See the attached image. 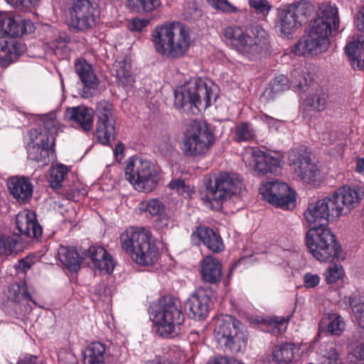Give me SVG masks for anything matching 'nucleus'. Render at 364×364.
Wrapping results in <instances>:
<instances>
[{
  "label": "nucleus",
  "mask_w": 364,
  "mask_h": 364,
  "mask_svg": "<svg viewBox=\"0 0 364 364\" xmlns=\"http://www.w3.org/2000/svg\"><path fill=\"white\" fill-rule=\"evenodd\" d=\"M18 364H43L41 359L36 356L27 355L21 359Z\"/></svg>",
  "instance_id": "nucleus-60"
},
{
  "label": "nucleus",
  "mask_w": 364,
  "mask_h": 364,
  "mask_svg": "<svg viewBox=\"0 0 364 364\" xmlns=\"http://www.w3.org/2000/svg\"><path fill=\"white\" fill-rule=\"evenodd\" d=\"M356 27L359 31H364V6L360 8L358 13Z\"/></svg>",
  "instance_id": "nucleus-61"
},
{
  "label": "nucleus",
  "mask_w": 364,
  "mask_h": 364,
  "mask_svg": "<svg viewBox=\"0 0 364 364\" xmlns=\"http://www.w3.org/2000/svg\"><path fill=\"white\" fill-rule=\"evenodd\" d=\"M250 163L254 166L255 171L261 174L276 173L281 167V160L257 149L250 150Z\"/></svg>",
  "instance_id": "nucleus-22"
},
{
  "label": "nucleus",
  "mask_w": 364,
  "mask_h": 364,
  "mask_svg": "<svg viewBox=\"0 0 364 364\" xmlns=\"http://www.w3.org/2000/svg\"><path fill=\"white\" fill-rule=\"evenodd\" d=\"M60 261L72 272H77L80 267L81 257L73 248L60 246L58 249Z\"/></svg>",
  "instance_id": "nucleus-33"
},
{
  "label": "nucleus",
  "mask_w": 364,
  "mask_h": 364,
  "mask_svg": "<svg viewBox=\"0 0 364 364\" xmlns=\"http://www.w3.org/2000/svg\"><path fill=\"white\" fill-rule=\"evenodd\" d=\"M320 277L317 274L307 273L304 277V284L307 288H314L318 284Z\"/></svg>",
  "instance_id": "nucleus-58"
},
{
  "label": "nucleus",
  "mask_w": 364,
  "mask_h": 364,
  "mask_svg": "<svg viewBox=\"0 0 364 364\" xmlns=\"http://www.w3.org/2000/svg\"><path fill=\"white\" fill-rule=\"evenodd\" d=\"M124 150V146L123 144L119 142L114 149V154L116 155V157L118 158L120 156V159H122Z\"/></svg>",
  "instance_id": "nucleus-64"
},
{
  "label": "nucleus",
  "mask_w": 364,
  "mask_h": 364,
  "mask_svg": "<svg viewBox=\"0 0 364 364\" xmlns=\"http://www.w3.org/2000/svg\"><path fill=\"white\" fill-rule=\"evenodd\" d=\"M34 30L33 23L28 19L0 13V33L11 37H21L33 33Z\"/></svg>",
  "instance_id": "nucleus-18"
},
{
  "label": "nucleus",
  "mask_w": 364,
  "mask_h": 364,
  "mask_svg": "<svg viewBox=\"0 0 364 364\" xmlns=\"http://www.w3.org/2000/svg\"><path fill=\"white\" fill-rule=\"evenodd\" d=\"M140 209L144 213H149L153 218H156L166 210L164 204L156 198L141 202Z\"/></svg>",
  "instance_id": "nucleus-44"
},
{
  "label": "nucleus",
  "mask_w": 364,
  "mask_h": 364,
  "mask_svg": "<svg viewBox=\"0 0 364 364\" xmlns=\"http://www.w3.org/2000/svg\"><path fill=\"white\" fill-rule=\"evenodd\" d=\"M185 306L190 318L195 320L204 318L212 307L210 296L206 291H198L187 299Z\"/></svg>",
  "instance_id": "nucleus-20"
},
{
  "label": "nucleus",
  "mask_w": 364,
  "mask_h": 364,
  "mask_svg": "<svg viewBox=\"0 0 364 364\" xmlns=\"http://www.w3.org/2000/svg\"><path fill=\"white\" fill-rule=\"evenodd\" d=\"M323 323H326L327 333L332 336H340L346 327L343 317L338 314H329L326 321L323 318L321 324Z\"/></svg>",
  "instance_id": "nucleus-40"
},
{
  "label": "nucleus",
  "mask_w": 364,
  "mask_h": 364,
  "mask_svg": "<svg viewBox=\"0 0 364 364\" xmlns=\"http://www.w3.org/2000/svg\"><path fill=\"white\" fill-rule=\"evenodd\" d=\"M36 140L31 139L28 144V158L31 161L46 164L49 161L50 154L53 155L55 150V139L45 135L36 136Z\"/></svg>",
  "instance_id": "nucleus-19"
},
{
  "label": "nucleus",
  "mask_w": 364,
  "mask_h": 364,
  "mask_svg": "<svg viewBox=\"0 0 364 364\" xmlns=\"http://www.w3.org/2000/svg\"><path fill=\"white\" fill-rule=\"evenodd\" d=\"M311 81V77L310 74L300 69H295L291 73L290 83L294 89L305 91L309 86Z\"/></svg>",
  "instance_id": "nucleus-43"
},
{
  "label": "nucleus",
  "mask_w": 364,
  "mask_h": 364,
  "mask_svg": "<svg viewBox=\"0 0 364 364\" xmlns=\"http://www.w3.org/2000/svg\"><path fill=\"white\" fill-rule=\"evenodd\" d=\"M192 236L198 238L210 251L219 253L224 250V245L220 235L213 229L200 226L193 231Z\"/></svg>",
  "instance_id": "nucleus-28"
},
{
  "label": "nucleus",
  "mask_w": 364,
  "mask_h": 364,
  "mask_svg": "<svg viewBox=\"0 0 364 364\" xmlns=\"http://www.w3.org/2000/svg\"><path fill=\"white\" fill-rule=\"evenodd\" d=\"M68 168L62 164L50 169L48 182L53 188L61 187L62 183L68 173Z\"/></svg>",
  "instance_id": "nucleus-45"
},
{
  "label": "nucleus",
  "mask_w": 364,
  "mask_h": 364,
  "mask_svg": "<svg viewBox=\"0 0 364 364\" xmlns=\"http://www.w3.org/2000/svg\"><path fill=\"white\" fill-rule=\"evenodd\" d=\"M58 131V122L53 117L46 118L43 121V130L38 135H45L46 136H52L55 139V136Z\"/></svg>",
  "instance_id": "nucleus-47"
},
{
  "label": "nucleus",
  "mask_w": 364,
  "mask_h": 364,
  "mask_svg": "<svg viewBox=\"0 0 364 364\" xmlns=\"http://www.w3.org/2000/svg\"><path fill=\"white\" fill-rule=\"evenodd\" d=\"M272 88L274 92H279L289 88V80L283 75L276 77L272 82Z\"/></svg>",
  "instance_id": "nucleus-55"
},
{
  "label": "nucleus",
  "mask_w": 364,
  "mask_h": 364,
  "mask_svg": "<svg viewBox=\"0 0 364 364\" xmlns=\"http://www.w3.org/2000/svg\"><path fill=\"white\" fill-rule=\"evenodd\" d=\"M16 229L18 234L31 238H38L42 235L41 226L38 224L33 212L24 210L16 217Z\"/></svg>",
  "instance_id": "nucleus-26"
},
{
  "label": "nucleus",
  "mask_w": 364,
  "mask_h": 364,
  "mask_svg": "<svg viewBox=\"0 0 364 364\" xmlns=\"http://www.w3.org/2000/svg\"><path fill=\"white\" fill-rule=\"evenodd\" d=\"M241 326L240 321L231 316L226 315L218 318L214 336L225 350L238 353L245 349L247 335L240 328Z\"/></svg>",
  "instance_id": "nucleus-7"
},
{
  "label": "nucleus",
  "mask_w": 364,
  "mask_h": 364,
  "mask_svg": "<svg viewBox=\"0 0 364 364\" xmlns=\"http://www.w3.org/2000/svg\"><path fill=\"white\" fill-rule=\"evenodd\" d=\"M122 248L139 265L149 266L158 259V248L151 231L144 227H131L120 235Z\"/></svg>",
  "instance_id": "nucleus-2"
},
{
  "label": "nucleus",
  "mask_w": 364,
  "mask_h": 364,
  "mask_svg": "<svg viewBox=\"0 0 364 364\" xmlns=\"http://www.w3.org/2000/svg\"><path fill=\"white\" fill-rule=\"evenodd\" d=\"M321 352L323 357L327 358L335 364L341 363L338 353L336 349V345L333 343L324 344L321 348Z\"/></svg>",
  "instance_id": "nucleus-49"
},
{
  "label": "nucleus",
  "mask_w": 364,
  "mask_h": 364,
  "mask_svg": "<svg viewBox=\"0 0 364 364\" xmlns=\"http://www.w3.org/2000/svg\"><path fill=\"white\" fill-rule=\"evenodd\" d=\"M124 178L136 190L146 193L155 189L159 181L158 172L152 164L138 157L129 158L126 161Z\"/></svg>",
  "instance_id": "nucleus-8"
},
{
  "label": "nucleus",
  "mask_w": 364,
  "mask_h": 364,
  "mask_svg": "<svg viewBox=\"0 0 364 364\" xmlns=\"http://www.w3.org/2000/svg\"><path fill=\"white\" fill-rule=\"evenodd\" d=\"M85 256L90 259L95 268L100 271L111 273L113 271V264L109 261L107 263H100V258L107 255V251L100 246H92L85 252Z\"/></svg>",
  "instance_id": "nucleus-32"
},
{
  "label": "nucleus",
  "mask_w": 364,
  "mask_h": 364,
  "mask_svg": "<svg viewBox=\"0 0 364 364\" xmlns=\"http://www.w3.org/2000/svg\"><path fill=\"white\" fill-rule=\"evenodd\" d=\"M249 6L254 9L257 14L266 16L272 9V6L267 0H249Z\"/></svg>",
  "instance_id": "nucleus-52"
},
{
  "label": "nucleus",
  "mask_w": 364,
  "mask_h": 364,
  "mask_svg": "<svg viewBox=\"0 0 364 364\" xmlns=\"http://www.w3.org/2000/svg\"><path fill=\"white\" fill-rule=\"evenodd\" d=\"M355 171L357 173H363L364 171V158H358Z\"/></svg>",
  "instance_id": "nucleus-63"
},
{
  "label": "nucleus",
  "mask_w": 364,
  "mask_h": 364,
  "mask_svg": "<svg viewBox=\"0 0 364 364\" xmlns=\"http://www.w3.org/2000/svg\"><path fill=\"white\" fill-rule=\"evenodd\" d=\"M131 64L124 57H119L113 63V70L119 82L123 86H131L134 77L131 71Z\"/></svg>",
  "instance_id": "nucleus-31"
},
{
  "label": "nucleus",
  "mask_w": 364,
  "mask_h": 364,
  "mask_svg": "<svg viewBox=\"0 0 364 364\" xmlns=\"http://www.w3.org/2000/svg\"><path fill=\"white\" fill-rule=\"evenodd\" d=\"M17 244V240L11 236L0 235V255L11 254Z\"/></svg>",
  "instance_id": "nucleus-48"
},
{
  "label": "nucleus",
  "mask_w": 364,
  "mask_h": 364,
  "mask_svg": "<svg viewBox=\"0 0 364 364\" xmlns=\"http://www.w3.org/2000/svg\"><path fill=\"white\" fill-rule=\"evenodd\" d=\"M313 11V6L308 1L303 0L289 5L279 12L276 24L277 32L283 36L291 34L307 21Z\"/></svg>",
  "instance_id": "nucleus-11"
},
{
  "label": "nucleus",
  "mask_w": 364,
  "mask_h": 364,
  "mask_svg": "<svg viewBox=\"0 0 364 364\" xmlns=\"http://www.w3.org/2000/svg\"><path fill=\"white\" fill-rule=\"evenodd\" d=\"M296 350L292 343L278 345L272 352V360L277 364H289L294 359Z\"/></svg>",
  "instance_id": "nucleus-34"
},
{
  "label": "nucleus",
  "mask_w": 364,
  "mask_h": 364,
  "mask_svg": "<svg viewBox=\"0 0 364 364\" xmlns=\"http://www.w3.org/2000/svg\"><path fill=\"white\" fill-rule=\"evenodd\" d=\"M8 307L12 309L16 314H21L28 309L29 302L32 300L24 283L12 284L8 291Z\"/></svg>",
  "instance_id": "nucleus-21"
},
{
  "label": "nucleus",
  "mask_w": 364,
  "mask_h": 364,
  "mask_svg": "<svg viewBox=\"0 0 364 364\" xmlns=\"http://www.w3.org/2000/svg\"><path fill=\"white\" fill-rule=\"evenodd\" d=\"M75 70L81 82L84 84L83 95L88 97L97 85V78L91 64L85 59H78L75 63Z\"/></svg>",
  "instance_id": "nucleus-27"
},
{
  "label": "nucleus",
  "mask_w": 364,
  "mask_h": 364,
  "mask_svg": "<svg viewBox=\"0 0 364 364\" xmlns=\"http://www.w3.org/2000/svg\"><path fill=\"white\" fill-rule=\"evenodd\" d=\"M215 141V136L209 124L200 120L192 122L183 141V151L187 156L207 154Z\"/></svg>",
  "instance_id": "nucleus-9"
},
{
  "label": "nucleus",
  "mask_w": 364,
  "mask_h": 364,
  "mask_svg": "<svg viewBox=\"0 0 364 364\" xmlns=\"http://www.w3.org/2000/svg\"><path fill=\"white\" fill-rule=\"evenodd\" d=\"M25 45L6 36L0 37V68H6L24 52Z\"/></svg>",
  "instance_id": "nucleus-23"
},
{
  "label": "nucleus",
  "mask_w": 364,
  "mask_h": 364,
  "mask_svg": "<svg viewBox=\"0 0 364 364\" xmlns=\"http://www.w3.org/2000/svg\"><path fill=\"white\" fill-rule=\"evenodd\" d=\"M156 51L167 58L184 56L191 44V37L183 25L169 24L156 27L151 34Z\"/></svg>",
  "instance_id": "nucleus-1"
},
{
  "label": "nucleus",
  "mask_w": 364,
  "mask_h": 364,
  "mask_svg": "<svg viewBox=\"0 0 364 364\" xmlns=\"http://www.w3.org/2000/svg\"><path fill=\"white\" fill-rule=\"evenodd\" d=\"M97 117L95 136L99 143L107 145L115 135L112 105L108 102H100L96 107Z\"/></svg>",
  "instance_id": "nucleus-15"
},
{
  "label": "nucleus",
  "mask_w": 364,
  "mask_h": 364,
  "mask_svg": "<svg viewBox=\"0 0 364 364\" xmlns=\"http://www.w3.org/2000/svg\"><path fill=\"white\" fill-rule=\"evenodd\" d=\"M338 28H333L329 22L316 18L306 36L301 38L294 46V53L297 55H316L326 52L330 45L329 36Z\"/></svg>",
  "instance_id": "nucleus-5"
},
{
  "label": "nucleus",
  "mask_w": 364,
  "mask_h": 364,
  "mask_svg": "<svg viewBox=\"0 0 364 364\" xmlns=\"http://www.w3.org/2000/svg\"><path fill=\"white\" fill-rule=\"evenodd\" d=\"M206 1L213 8L222 10L225 12H232L234 11L233 6L227 0H206Z\"/></svg>",
  "instance_id": "nucleus-56"
},
{
  "label": "nucleus",
  "mask_w": 364,
  "mask_h": 364,
  "mask_svg": "<svg viewBox=\"0 0 364 364\" xmlns=\"http://www.w3.org/2000/svg\"><path fill=\"white\" fill-rule=\"evenodd\" d=\"M332 201L336 216L346 215L357 208L364 196V188L358 186H343L332 195H329Z\"/></svg>",
  "instance_id": "nucleus-14"
},
{
  "label": "nucleus",
  "mask_w": 364,
  "mask_h": 364,
  "mask_svg": "<svg viewBox=\"0 0 364 364\" xmlns=\"http://www.w3.org/2000/svg\"><path fill=\"white\" fill-rule=\"evenodd\" d=\"M105 346L100 342L91 343L84 356V364H104Z\"/></svg>",
  "instance_id": "nucleus-37"
},
{
  "label": "nucleus",
  "mask_w": 364,
  "mask_h": 364,
  "mask_svg": "<svg viewBox=\"0 0 364 364\" xmlns=\"http://www.w3.org/2000/svg\"><path fill=\"white\" fill-rule=\"evenodd\" d=\"M105 346L100 342L91 343L84 356V364H104Z\"/></svg>",
  "instance_id": "nucleus-38"
},
{
  "label": "nucleus",
  "mask_w": 364,
  "mask_h": 364,
  "mask_svg": "<svg viewBox=\"0 0 364 364\" xmlns=\"http://www.w3.org/2000/svg\"><path fill=\"white\" fill-rule=\"evenodd\" d=\"M170 189L176 191L178 194L189 196L191 189L189 186L186 185L185 181L181 178H174L168 184Z\"/></svg>",
  "instance_id": "nucleus-53"
},
{
  "label": "nucleus",
  "mask_w": 364,
  "mask_h": 364,
  "mask_svg": "<svg viewBox=\"0 0 364 364\" xmlns=\"http://www.w3.org/2000/svg\"><path fill=\"white\" fill-rule=\"evenodd\" d=\"M327 100V93L322 88H318L315 92L308 95L304 101V105L311 110L322 112L326 107Z\"/></svg>",
  "instance_id": "nucleus-39"
},
{
  "label": "nucleus",
  "mask_w": 364,
  "mask_h": 364,
  "mask_svg": "<svg viewBox=\"0 0 364 364\" xmlns=\"http://www.w3.org/2000/svg\"><path fill=\"white\" fill-rule=\"evenodd\" d=\"M323 21L329 22L333 25V28H339V17L338 9L334 4L330 2H323L319 5L317 11V18Z\"/></svg>",
  "instance_id": "nucleus-36"
},
{
  "label": "nucleus",
  "mask_w": 364,
  "mask_h": 364,
  "mask_svg": "<svg viewBox=\"0 0 364 364\" xmlns=\"http://www.w3.org/2000/svg\"><path fill=\"white\" fill-rule=\"evenodd\" d=\"M149 19H140L135 18L128 23V28L132 31H141L149 23Z\"/></svg>",
  "instance_id": "nucleus-57"
},
{
  "label": "nucleus",
  "mask_w": 364,
  "mask_h": 364,
  "mask_svg": "<svg viewBox=\"0 0 364 364\" xmlns=\"http://www.w3.org/2000/svg\"><path fill=\"white\" fill-rule=\"evenodd\" d=\"M355 358L360 361H364V344L360 343L354 350Z\"/></svg>",
  "instance_id": "nucleus-62"
},
{
  "label": "nucleus",
  "mask_w": 364,
  "mask_h": 364,
  "mask_svg": "<svg viewBox=\"0 0 364 364\" xmlns=\"http://www.w3.org/2000/svg\"><path fill=\"white\" fill-rule=\"evenodd\" d=\"M330 215L336 216V211L329 196L309 204L304 213L310 228L328 226Z\"/></svg>",
  "instance_id": "nucleus-16"
},
{
  "label": "nucleus",
  "mask_w": 364,
  "mask_h": 364,
  "mask_svg": "<svg viewBox=\"0 0 364 364\" xmlns=\"http://www.w3.org/2000/svg\"><path fill=\"white\" fill-rule=\"evenodd\" d=\"M7 186L11 195L19 203L25 204L31 199L33 186L29 178L12 176L8 179Z\"/></svg>",
  "instance_id": "nucleus-25"
},
{
  "label": "nucleus",
  "mask_w": 364,
  "mask_h": 364,
  "mask_svg": "<svg viewBox=\"0 0 364 364\" xmlns=\"http://www.w3.org/2000/svg\"><path fill=\"white\" fill-rule=\"evenodd\" d=\"M14 8L19 10H29L34 7L40 0H6Z\"/></svg>",
  "instance_id": "nucleus-54"
},
{
  "label": "nucleus",
  "mask_w": 364,
  "mask_h": 364,
  "mask_svg": "<svg viewBox=\"0 0 364 364\" xmlns=\"http://www.w3.org/2000/svg\"><path fill=\"white\" fill-rule=\"evenodd\" d=\"M296 166L295 171L306 183L316 185L321 180L320 171L311 162L310 157L305 154H299L293 161Z\"/></svg>",
  "instance_id": "nucleus-24"
},
{
  "label": "nucleus",
  "mask_w": 364,
  "mask_h": 364,
  "mask_svg": "<svg viewBox=\"0 0 364 364\" xmlns=\"http://www.w3.org/2000/svg\"><path fill=\"white\" fill-rule=\"evenodd\" d=\"M154 224L157 229L165 230L171 228L174 225V221L171 215L166 210L156 218Z\"/></svg>",
  "instance_id": "nucleus-50"
},
{
  "label": "nucleus",
  "mask_w": 364,
  "mask_h": 364,
  "mask_svg": "<svg viewBox=\"0 0 364 364\" xmlns=\"http://www.w3.org/2000/svg\"><path fill=\"white\" fill-rule=\"evenodd\" d=\"M66 117L75 122L85 132H90L93 124V111L87 107L79 106L68 108Z\"/></svg>",
  "instance_id": "nucleus-29"
},
{
  "label": "nucleus",
  "mask_w": 364,
  "mask_h": 364,
  "mask_svg": "<svg viewBox=\"0 0 364 364\" xmlns=\"http://www.w3.org/2000/svg\"><path fill=\"white\" fill-rule=\"evenodd\" d=\"M306 244L309 252L317 260L330 262L339 257L341 245L328 226L310 228L306 232Z\"/></svg>",
  "instance_id": "nucleus-6"
},
{
  "label": "nucleus",
  "mask_w": 364,
  "mask_h": 364,
  "mask_svg": "<svg viewBox=\"0 0 364 364\" xmlns=\"http://www.w3.org/2000/svg\"><path fill=\"white\" fill-rule=\"evenodd\" d=\"M207 364H242L240 361L228 358L226 356H218L212 360H210Z\"/></svg>",
  "instance_id": "nucleus-59"
},
{
  "label": "nucleus",
  "mask_w": 364,
  "mask_h": 364,
  "mask_svg": "<svg viewBox=\"0 0 364 364\" xmlns=\"http://www.w3.org/2000/svg\"><path fill=\"white\" fill-rule=\"evenodd\" d=\"M184 319L181 304L178 299L166 296L159 300L154 323L161 337L172 338L177 336Z\"/></svg>",
  "instance_id": "nucleus-4"
},
{
  "label": "nucleus",
  "mask_w": 364,
  "mask_h": 364,
  "mask_svg": "<svg viewBox=\"0 0 364 364\" xmlns=\"http://www.w3.org/2000/svg\"><path fill=\"white\" fill-rule=\"evenodd\" d=\"M237 141H251L255 139V131L251 124L242 122L236 128Z\"/></svg>",
  "instance_id": "nucleus-46"
},
{
  "label": "nucleus",
  "mask_w": 364,
  "mask_h": 364,
  "mask_svg": "<svg viewBox=\"0 0 364 364\" xmlns=\"http://www.w3.org/2000/svg\"><path fill=\"white\" fill-rule=\"evenodd\" d=\"M98 9V0H70V26L77 31L91 30L99 18Z\"/></svg>",
  "instance_id": "nucleus-12"
},
{
  "label": "nucleus",
  "mask_w": 364,
  "mask_h": 364,
  "mask_svg": "<svg viewBox=\"0 0 364 364\" xmlns=\"http://www.w3.org/2000/svg\"><path fill=\"white\" fill-rule=\"evenodd\" d=\"M224 36L237 51L242 53L257 52L260 47L258 36H250L239 26H229L224 29Z\"/></svg>",
  "instance_id": "nucleus-17"
},
{
  "label": "nucleus",
  "mask_w": 364,
  "mask_h": 364,
  "mask_svg": "<svg viewBox=\"0 0 364 364\" xmlns=\"http://www.w3.org/2000/svg\"><path fill=\"white\" fill-rule=\"evenodd\" d=\"M206 183V200L212 209L219 210L223 202L233 194L239 193L242 186L239 176L236 173H221L215 178L214 186L208 178Z\"/></svg>",
  "instance_id": "nucleus-10"
},
{
  "label": "nucleus",
  "mask_w": 364,
  "mask_h": 364,
  "mask_svg": "<svg viewBox=\"0 0 364 364\" xmlns=\"http://www.w3.org/2000/svg\"><path fill=\"white\" fill-rule=\"evenodd\" d=\"M346 53L354 67L360 70L364 68V40L347 44Z\"/></svg>",
  "instance_id": "nucleus-35"
},
{
  "label": "nucleus",
  "mask_w": 364,
  "mask_h": 364,
  "mask_svg": "<svg viewBox=\"0 0 364 364\" xmlns=\"http://www.w3.org/2000/svg\"><path fill=\"white\" fill-rule=\"evenodd\" d=\"M203 279L210 284H216L222 277V264L214 257L208 255L201 262Z\"/></svg>",
  "instance_id": "nucleus-30"
},
{
  "label": "nucleus",
  "mask_w": 364,
  "mask_h": 364,
  "mask_svg": "<svg viewBox=\"0 0 364 364\" xmlns=\"http://www.w3.org/2000/svg\"><path fill=\"white\" fill-rule=\"evenodd\" d=\"M259 193L264 200L277 208L289 209L290 205H294V191L287 183L278 180L262 183Z\"/></svg>",
  "instance_id": "nucleus-13"
},
{
  "label": "nucleus",
  "mask_w": 364,
  "mask_h": 364,
  "mask_svg": "<svg viewBox=\"0 0 364 364\" xmlns=\"http://www.w3.org/2000/svg\"><path fill=\"white\" fill-rule=\"evenodd\" d=\"M127 6L134 11L151 12L161 6L160 0H127Z\"/></svg>",
  "instance_id": "nucleus-42"
},
{
  "label": "nucleus",
  "mask_w": 364,
  "mask_h": 364,
  "mask_svg": "<svg viewBox=\"0 0 364 364\" xmlns=\"http://www.w3.org/2000/svg\"><path fill=\"white\" fill-rule=\"evenodd\" d=\"M217 97L215 87H209L201 79H194L176 88L174 105L184 110L189 109L192 106L198 109H206Z\"/></svg>",
  "instance_id": "nucleus-3"
},
{
  "label": "nucleus",
  "mask_w": 364,
  "mask_h": 364,
  "mask_svg": "<svg viewBox=\"0 0 364 364\" xmlns=\"http://www.w3.org/2000/svg\"><path fill=\"white\" fill-rule=\"evenodd\" d=\"M352 313L358 324L364 328V296L361 295H351L348 299Z\"/></svg>",
  "instance_id": "nucleus-41"
},
{
  "label": "nucleus",
  "mask_w": 364,
  "mask_h": 364,
  "mask_svg": "<svg viewBox=\"0 0 364 364\" xmlns=\"http://www.w3.org/2000/svg\"><path fill=\"white\" fill-rule=\"evenodd\" d=\"M344 274L342 267L333 264L327 269L325 276L327 283L332 284L341 279Z\"/></svg>",
  "instance_id": "nucleus-51"
}]
</instances>
